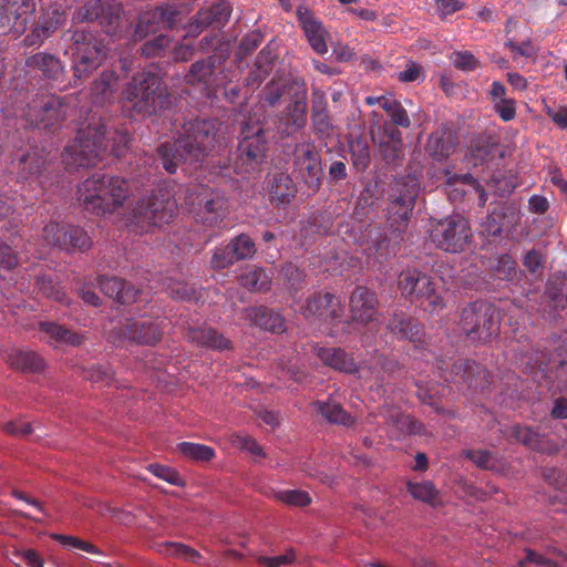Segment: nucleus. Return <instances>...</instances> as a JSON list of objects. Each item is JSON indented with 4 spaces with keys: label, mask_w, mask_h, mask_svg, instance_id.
<instances>
[{
    "label": "nucleus",
    "mask_w": 567,
    "mask_h": 567,
    "mask_svg": "<svg viewBox=\"0 0 567 567\" xmlns=\"http://www.w3.org/2000/svg\"><path fill=\"white\" fill-rule=\"evenodd\" d=\"M220 126L218 121L210 118H195L184 123L174 143L158 146L157 161L169 174H174L182 162H202L221 146Z\"/></svg>",
    "instance_id": "1"
},
{
    "label": "nucleus",
    "mask_w": 567,
    "mask_h": 567,
    "mask_svg": "<svg viewBox=\"0 0 567 567\" xmlns=\"http://www.w3.org/2000/svg\"><path fill=\"white\" fill-rule=\"evenodd\" d=\"M109 126V120L93 114L84 127L79 128L75 138L65 146L63 162L70 168L89 167L101 161L107 151L120 157L124 154L130 135Z\"/></svg>",
    "instance_id": "2"
},
{
    "label": "nucleus",
    "mask_w": 567,
    "mask_h": 567,
    "mask_svg": "<svg viewBox=\"0 0 567 567\" xmlns=\"http://www.w3.org/2000/svg\"><path fill=\"white\" fill-rule=\"evenodd\" d=\"M238 126V145L231 158L237 175L259 173L267 157L268 138L257 113H239L234 118Z\"/></svg>",
    "instance_id": "3"
},
{
    "label": "nucleus",
    "mask_w": 567,
    "mask_h": 567,
    "mask_svg": "<svg viewBox=\"0 0 567 567\" xmlns=\"http://www.w3.org/2000/svg\"><path fill=\"white\" fill-rule=\"evenodd\" d=\"M122 99L134 114L152 116L168 107L171 95L158 73L137 72L126 83Z\"/></svg>",
    "instance_id": "4"
},
{
    "label": "nucleus",
    "mask_w": 567,
    "mask_h": 567,
    "mask_svg": "<svg viewBox=\"0 0 567 567\" xmlns=\"http://www.w3.org/2000/svg\"><path fill=\"white\" fill-rule=\"evenodd\" d=\"M126 198L125 181L102 173H94L78 188V199L83 208L96 216L112 214Z\"/></svg>",
    "instance_id": "5"
},
{
    "label": "nucleus",
    "mask_w": 567,
    "mask_h": 567,
    "mask_svg": "<svg viewBox=\"0 0 567 567\" xmlns=\"http://www.w3.org/2000/svg\"><path fill=\"white\" fill-rule=\"evenodd\" d=\"M64 37L71 42L69 51L75 80L87 78L107 59L109 49L96 32L75 29L66 31Z\"/></svg>",
    "instance_id": "6"
},
{
    "label": "nucleus",
    "mask_w": 567,
    "mask_h": 567,
    "mask_svg": "<svg viewBox=\"0 0 567 567\" xmlns=\"http://www.w3.org/2000/svg\"><path fill=\"white\" fill-rule=\"evenodd\" d=\"M74 101L75 99L71 95H37L28 103L22 116L33 127L55 132L74 112Z\"/></svg>",
    "instance_id": "7"
},
{
    "label": "nucleus",
    "mask_w": 567,
    "mask_h": 567,
    "mask_svg": "<svg viewBox=\"0 0 567 567\" xmlns=\"http://www.w3.org/2000/svg\"><path fill=\"white\" fill-rule=\"evenodd\" d=\"M401 295L430 313L445 306L437 281L416 268L403 269L398 277Z\"/></svg>",
    "instance_id": "8"
},
{
    "label": "nucleus",
    "mask_w": 567,
    "mask_h": 567,
    "mask_svg": "<svg viewBox=\"0 0 567 567\" xmlns=\"http://www.w3.org/2000/svg\"><path fill=\"white\" fill-rule=\"evenodd\" d=\"M420 192L416 173L395 178L389 193L386 217L390 228L400 236L406 228Z\"/></svg>",
    "instance_id": "9"
},
{
    "label": "nucleus",
    "mask_w": 567,
    "mask_h": 567,
    "mask_svg": "<svg viewBox=\"0 0 567 567\" xmlns=\"http://www.w3.org/2000/svg\"><path fill=\"white\" fill-rule=\"evenodd\" d=\"M499 313L484 300L468 303L461 311L460 329L471 342L486 343L499 331Z\"/></svg>",
    "instance_id": "10"
},
{
    "label": "nucleus",
    "mask_w": 567,
    "mask_h": 567,
    "mask_svg": "<svg viewBox=\"0 0 567 567\" xmlns=\"http://www.w3.org/2000/svg\"><path fill=\"white\" fill-rule=\"evenodd\" d=\"M429 233L431 243L437 249L450 254L463 252L473 236L468 220L460 214L432 218Z\"/></svg>",
    "instance_id": "11"
},
{
    "label": "nucleus",
    "mask_w": 567,
    "mask_h": 567,
    "mask_svg": "<svg viewBox=\"0 0 567 567\" xmlns=\"http://www.w3.org/2000/svg\"><path fill=\"white\" fill-rule=\"evenodd\" d=\"M73 21H96L105 34L121 37L126 28L123 8L113 0H89L79 7Z\"/></svg>",
    "instance_id": "12"
},
{
    "label": "nucleus",
    "mask_w": 567,
    "mask_h": 567,
    "mask_svg": "<svg viewBox=\"0 0 567 567\" xmlns=\"http://www.w3.org/2000/svg\"><path fill=\"white\" fill-rule=\"evenodd\" d=\"M177 203L174 192L167 187H157L147 199L138 203L134 209V223L161 227L171 223L176 214Z\"/></svg>",
    "instance_id": "13"
},
{
    "label": "nucleus",
    "mask_w": 567,
    "mask_h": 567,
    "mask_svg": "<svg viewBox=\"0 0 567 567\" xmlns=\"http://www.w3.org/2000/svg\"><path fill=\"white\" fill-rule=\"evenodd\" d=\"M164 320L153 319L147 316L130 318L121 322L110 333V339L115 344L128 340L144 346H154L162 340Z\"/></svg>",
    "instance_id": "14"
},
{
    "label": "nucleus",
    "mask_w": 567,
    "mask_h": 567,
    "mask_svg": "<svg viewBox=\"0 0 567 567\" xmlns=\"http://www.w3.org/2000/svg\"><path fill=\"white\" fill-rule=\"evenodd\" d=\"M292 166L298 178L312 192H318L321 186L323 171L321 157L316 146L310 141L297 143L292 150Z\"/></svg>",
    "instance_id": "15"
},
{
    "label": "nucleus",
    "mask_w": 567,
    "mask_h": 567,
    "mask_svg": "<svg viewBox=\"0 0 567 567\" xmlns=\"http://www.w3.org/2000/svg\"><path fill=\"white\" fill-rule=\"evenodd\" d=\"M437 368L445 382L465 383L474 389H484L489 383L486 369L471 359H458L452 364L442 361Z\"/></svg>",
    "instance_id": "16"
},
{
    "label": "nucleus",
    "mask_w": 567,
    "mask_h": 567,
    "mask_svg": "<svg viewBox=\"0 0 567 567\" xmlns=\"http://www.w3.org/2000/svg\"><path fill=\"white\" fill-rule=\"evenodd\" d=\"M195 220L205 227H223L229 214L226 198L217 190L202 188L196 196Z\"/></svg>",
    "instance_id": "17"
},
{
    "label": "nucleus",
    "mask_w": 567,
    "mask_h": 567,
    "mask_svg": "<svg viewBox=\"0 0 567 567\" xmlns=\"http://www.w3.org/2000/svg\"><path fill=\"white\" fill-rule=\"evenodd\" d=\"M43 239L49 245L66 251H85L92 245L91 238L83 228L72 225H60L53 221L44 226Z\"/></svg>",
    "instance_id": "18"
},
{
    "label": "nucleus",
    "mask_w": 567,
    "mask_h": 567,
    "mask_svg": "<svg viewBox=\"0 0 567 567\" xmlns=\"http://www.w3.org/2000/svg\"><path fill=\"white\" fill-rule=\"evenodd\" d=\"M35 9V0H0V31L24 33Z\"/></svg>",
    "instance_id": "19"
},
{
    "label": "nucleus",
    "mask_w": 567,
    "mask_h": 567,
    "mask_svg": "<svg viewBox=\"0 0 567 567\" xmlns=\"http://www.w3.org/2000/svg\"><path fill=\"white\" fill-rule=\"evenodd\" d=\"M437 179L442 181V184L445 185V190L449 194L451 200L457 202L463 199L465 190L458 186H470L477 194L478 207L482 208L486 205L488 195L484 187L473 177L472 174H456L451 168H443L439 172Z\"/></svg>",
    "instance_id": "20"
},
{
    "label": "nucleus",
    "mask_w": 567,
    "mask_h": 567,
    "mask_svg": "<svg viewBox=\"0 0 567 567\" xmlns=\"http://www.w3.org/2000/svg\"><path fill=\"white\" fill-rule=\"evenodd\" d=\"M512 349L516 353V357L532 371L539 370L542 372H548L554 369L556 363H558V365L564 363L563 360L556 361L555 354L551 351H544L538 347L534 348L528 338L517 340Z\"/></svg>",
    "instance_id": "21"
},
{
    "label": "nucleus",
    "mask_w": 567,
    "mask_h": 567,
    "mask_svg": "<svg viewBox=\"0 0 567 567\" xmlns=\"http://www.w3.org/2000/svg\"><path fill=\"white\" fill-rule=\"evenodd\" d=\"M296 16L311 49L319 55L326 54L328 52L327 38L329 34L322 22L306 7H298Z\"/></svg>",
    "instance_id": "22"
},
{
    "label": "nucleus",
    "mask_w": 567,
    "mask_h": 567,
    "mask_svg": "<svg viewBox=\"0 0 567 567\" xmlns=\"http://www.w3.org/2000/svg\"><path fill=\"white\" fill-rule=\"evenodd\" d=\"M343 309L336 296L331 292L316 293L307 299L306 305L302 307V315L309 320L317 319H331L340 320L342 318Z\"/></svg>",
    "instance_id": "23"
},
{
    "label": "nucleus",
    "mask_w": 567,
    "mask_h": 567,
    "mask_svg": "<svg viewBox=\"0 0 567 567\" xmlns=\"http://www.w3.org/2000/svg\"><path fill=\"white\" fill-rule=\"evenodd\" d=\"M519 221V214L514 204L502 203L481 223L482 234L489 237H501L504 229L514 227Z\"/></svg>",
    "instance_id": "24"
},
{
    "label": "nucleus",
    "mask_w": 567,
    "mask_h": 567,
    "mask_svg": "<svg viewBox=\"0 0 567 567\" xmlns=\"http://www.w3.org/2000/svg\"><path fill=\"white\" fill-rule=\"evenodd\" d=\"M379 299L377 293L367 287L358 286L351 292L349 307L352 319L362 324H368L375 320Z\"/></svg>",
    "instance_id": "25"
},
{
    "label": "nucleus",
    "mask_w": 567,
    "mask_h": 567,
    "mask_svg": "<svg viewBox=\"0 0 567 567\" xmlns=\"http://www.w3.org/2000/svg\"><path fill=\"white\" fill-rule=\"evenodd\" d=\"M381 415L385 423L390 426L391 431L395 436L404 435H423L425 434V427L423 423L412 417L411 415L402 413L396 408L382 409Z\"/></svg>",
    "instance_id": "26"
},
{
    "label": "nucleus",
    "mask_w": 567,
    "mask_h": 567,
    "mask_svg": "<svg viewBox=\"0 0 567 567\" xmlns=\"http://www.w3.org/2000/svg\"><path fill=\"white\" fill-rule=\"evenodd\" d=\"M317 355L321 362L334 370L344 373H358L360 378L364 377L365 367L357 365L352 355L340 348H319Z\"/></svg>",
    "instance_id": "27"
},
{
    "label": "nucleus",
    "mask_w": 567,
    "mask_h": 567,
    "mask_svg": "<svg viewBox=\"0 0 567 567\" xmlns=\"http://www.w3.org/2000/svg\"><path fill=\"white\" fill-rule=\"evenodd\" d=\"M100 290L118 303L128 305L137 300L140 290L117 277L99 276Z\"/></svg>",
    "instance_id": "28"
},
{
    "label": "nucleus",
    "mask_w": 567,
    "mask_h": 567,
    "mask_svg": "<svg viewBox=\"0 0 567 567\" xmlns=\"http://www.w3.org/2000/svg\"><path fill=\"white\" fill-rule=\"evenodd\" d=\"M511 437L526 447L546 454L558 452V447L549 443L546 437L530 426L515 424L509 430Z\"/></svg>",
    "instance_id": "29"
},
{
    "label": "nucleus",
    "mask_w": 567,
    "mask_h": 567,
    "mask_svg": "<svg viewBox=\"0 0 567 567\" xmlns=\"http://www.w3.org/2000/svg\"><path fill=\"white\" fill-rule=\"evenodd\" d=\"M186 339L203 348L216 351H224L231 349V341L219 333L212 327H197L189 328L186 332Z\"/></svg>",
    "instance_id": "30"
},
{
    "label": "nucleus",
    "mask_w": 567,
    "mask_h": 567,
    "mask_svg": "<svg viewBox=\"0 0 567 567\" xmlns=\"http://www.w3.org/2000/svg\"><path fill=\"white\" fill-rule=\"evenodd\" d=\"M177 12L169 6H159L144 12L137 25V29L147 32H156L159 29L171 28L176 20Z\"/></svg>",
    "instance_id": "31"
},
{
    "label": "nucleus",
    "mask_w": 567,
    "mask_h": 567,
    "mask_svg": "<svg viewBox=\"0 0 567 567\" xmlns=\"http://www.w3.org/2000/svg\"><path fill=\"white\" fill-rule=\"evenodd\" d=\"M247 318L251 324L274 333L285 331L284 318L266 306L251 307L246 309Z\"/></svg>",
    "instance_id": "32"
},
{
    "label": "nucleus",
    "mask_w": 567,
    "mask_h": 567,
    "mask_svg": "<svg viewBox=\"0 0 567 567\" xmlns=\"http://www.w3.org/2000/svg\"><path fill=\"white\" fill-rule=\"evenodd\" d=\"M456 145L455 134L446 130H437L429 136L426 151L435 161H443L455 152Z\"/></svg>",
    "instance_id": "33"
},
{
    "label": "nucleus",
    "mask_w": 567,
    "mask_h": 567,
    "mask_svg": "<svg viewBox=\"0 0 567 567\" xmlns=\"http://www.w3.org/2000/svg\"><path fill=\"white\" fill-rule=\"evenodd\" d=\"M230 13V4L226 0H220L210 7L200 9L194 18V24L200 29L212 25L219 28L228 21Z\"/></svg>",
    "instance_id": "34"
},
{
    "label": "nucleus",
    "mask_w": 567,
    "mask_h": 567,
    "mask_svg": "<svg viewBox=\"0 0 567 567\" xmlns=\"http://www.w3.org/2000/svg\"><path fill=\"white\" fill-rule=\"evenodd\" d=\"M39 330L47 336L49 342L59 346L79 347L84 341L83 334L74 332L56 322H40Z\"/></svg>",
    "instance_id": "35"
},
{
    "label": "nucleus",
    "mask_w": 567,
    "mask_h": 567,
    "mask_svg": "<svg viewBox=\"0 0 567 567\" xmlns=\"http://www.w3.org/2000/svg\"><path fill=\"white\" fill-rule=\"evenodd\" d=\"M386 330L398 339L417 342L421 340L422 331L420 326L408 318L402 311L394 312L386 323Z\"/></svg>",
    "instance_id": "36"
},
{
    "label": "nucleus",
    "mask_w": 567,
    "mask_h": 567,
    "mask_svg": "<svg viewBox=\"0 0 567 567\" xmlns=\"http://www.w3.org/2000/svg\"><path fill=\"white\" fill-rule=\"evenodd\" d=\"M27 65L42 72L43 76L51 81H60L64 75V66L61 60L50 53L40 52L27 60Z\"/></svg>",
    "instance_id": "37"
},
{
    "label": "nucleus",
    "mask_w": 567,
    "mask_h": 567,
    "mask_svg": "<svg viewBox=\"0 0 567 567\" xmlns=\"http://www.w3.org/2000/svg\"><path fill=\"white\" fill-rule=\"evenodd\" d=\"M47 165V157L39 147H30L22 154L17 164L19 178L25 181L33 176H39Z\"/></svg>",
    "instance_id": "38"
},
{
    "label": "nucleus",
    "mask_w": 567,
    "mask_h": 567,
    "mask_svg": "<svg viewBox=\"0 0 567 567\" xmlns=\"http://www.w3.org/2000/svg\"><path fill=\"white\" fill-rule=\"evenodd\" d=\"M313 411L320 414L329 423L350 427L354 424V417L351 416L342 406L333 401H316L312 403Z\"/></svg>",
    "instance_id": "39"
},
{
    "label": "nucleus",
    "mask_w": 567,
    "mask_h": 567,
    "mask_svg": "<svg viewBox=\"0 0 567 567\" xmlns=\"http://www.w3.org/2000/svg\"><path fill=\"white\" fill-rule=\"evenodd\" d=\"M269 194L271 200L278 205L289 204L297 194L292 178L286 173H276L270 183Z\"/></svg>",
    "instance_id": "40"
},
{
    "label": "nucleus",
    "mask_w": 567,
    "mask_h": 567,
    "mask_svg": "<svg viewBox=\"0 0 567 567\" xmlns=\"http://www.w3.org/2000/svg\"><path fill=\"white\" fill-rule=\"evenodd\" d=\"M7 362L11 368L23 372H40L44 368V361L38 353L23 349H13L8 354Z\"/></svg>",
    "instance_id": "41"
},
{
    "label": "nucleus",
    "mask_w": 567,
    "mask_h": 567,
    "mask_svg": "<svg viewBox=\"0 0 567 567\" xmlns=\"http://www.w3.org/2000/svg\"><path fill=\"white\" fill-rule=\"evenodd\" d=\"M216 56L209 55L206 59L196 61L189 66L185 74V82L188 85H204L207 87L215 71Z\"/></svg>",
    "instance_id": "42"
},
{
    "label": "nucleus",
    "mask_w": 567,
    "mask_h": 567,
    "mask_svg": "<svg viewBox=\"0 0 567 567\" xmlns=\"http://www.w3.org/2000/svg\"><path fill=\"white\" fill-rule=\"evenodd\" d=\"M118 76L114 71H103L93 82L91 94L94 103L103 104L113 99Z\"/></svg>",
    "instance_id": "43"
},
{
    "label": "nucleus",
    "mask_w": 567,
    "mask_h": 567,
    "mask_svg": "<svg viewBox=\"0 0 567 567\" xmlns=\"http://www.w3.org/2000/svg\"><path fill=\"white\" fill-rule=\"evenodd\" d=\"M34 290L44 298L60 303H69L68 296L60 284L50 274L35 276Z\"/></svg>",
    "instance_id": "44"
},
{
    "label": "nucleus",
    "mask_w": 567,
    "mask_h": 567,
    "mask_svg": "<svg viewBox=\"0 0 567 567\" xmlns=\"http://www.w3.org/2000/svg\"><path fill=\"white\" fill-rule=\"evenodd\" d=\"M240 284L249 291L265 292L271 288V277L265 268L250 266L243 272Z\"/></svg>",
    "instance_id": "45"
},
{
    "label": "nucleus",
    "mask_w": 567,
    "mask_h": 567,
    "mask_svg": "<svg viewBox=\"0 0 567 567\" xmlns=\"http://www.w3.org/2000/svg\"><path fill=\"white\" fill-rule=\"evenodd\" d=\"M351 163L357 172H364L371 163L370 145L365 137L355 136L349 140Z\"/></svg>",
    "instance_id": "46"
},
{
    "label": "nucleus",
    "mask_w": 567,
    "mask_h": 567,
    "mask_svg": "<svg viewBox=\"0 0 567 567\" xmlns=\"http://www.w3.org/2000/svg\"><path fill=\"white\" fill-rule=\"evenodd\" d=\"M363 365L365 367L363 378L375 380H381L380 371L377 370L378 367H380L381 370L390 377L394 375L396 372L401 370V364L399 363L398 360L385 357L383 354H379L374 358V364L364 363Z\"/></svg>",
    "instance_id": "47"
},
{
    "label": "nucleus",
    "mask_w": 567,
    "mask_h": 567,
    "mask_svg": "<svg viewBox=\"0 0 567 567\" xmlns=\"http://www.w3.org/2000/svg\"><path fill=\"white\" fill-rule=\"evenodd\" d=\"M382 110L388 114L393 126L402 128L411 126L410 116L398 100L391 97L390 101H382Z\"/></svg>",
    "instance_id": "48"
},
{
    "label": "nucleus",
    "mask_w": 567,
    "mask_h": 567,
    "mask_svg": "<svg viewBox=\"0 0 567 567\" xmlns=\"http://www.w3.org/2000/svg\"><path fill=\"white\" fill-rule=\"evenodd\" d=\"M228 247L236 261L250 259L257 251L255 241L247 234H240L233 238L228 243Z\"/></svg>",
    "instance_id": "49"
},
{
    "label": "nucleus",
    "mask_w": 567,
    "mask_h": 567,
    "mask_svg": "<svg viewBox=\"0 0 567 567\" xmlns=\"http://www.w3.org/2000/svg\"><path fill=\"white\" fill-rule=\"evenodd\" d=\"M406 489L409 494L417 501L423 503L435 505V501L437 498L439 491L434 486V484L430 481H423L420 483L408 482Z\"/></svg>",
    "instance_id": "50"
},
{
    "label": "nucleus",
    "mask_w": 567,
    "mask_h": 567,
    "mask_svg": "<svg viewBox=\"0 0 567 567\" xmlns=\"http://www.w3.org/2000/svg\"><path fill=\"white\" fill-rule=\"evenodd\" d=\"M177 450L182 455L197 462H208L215 456L213 447L198 443L182 442L177 445Z\"/></svg>",
    "instance_id": "51"
},
{
    "label": "nucleus",
    "mask_w": 567,
    "mask_h": 567,
    "mask_svg": "<svg viewBox=\"0 0 567 567\" xmlns=\"http://www.w3.org/2000/svg\"><path fill=\"white\" fill-rule=\"evenodd\" d=\"M307 109L306 91H303L302 95L296 99L289 109L288 124L292 126L295 131H299L305 127L307 123Z\"/></svg>",
    "instance_id": "52"
},
{
    "label": "nucleus",
    "mask_w": 567,
    "mask_h": 567,
    "mask_svg": "<svg viewBox=\"0 0 567 567\" xmlns=\"http://www.w3.org/2000/svg\"><path fill=\"white\" fill-rule=\"evenodd\" d=\"M85 378L92 383L105 386L114 380V372L109 364H92L85 370Z\"/></svg>",
    "instance_id": "53"
},
{
    "label": "nucleus",
    "mask_w": 567,
    "mask_h": 567,
    "mask_svg": "<svg viewBox=\"0 0 567 567\" xmlns=\"http://www.w3.org/2000/svg\"><path fill=\"white\" fill-rule=\"evenodd\" d=\"M65 12L60 9H54L42 17L38 25L42 32V38H49L65 22Z\"/></svg>",
    "instance_id": "54"
},
{
    "label": "nucleus",
    "mask_w": 567,
    "mask_h": 567,
    "mask_svg": "<svg viewBox=\"0 0 567 567\" xmlns=\"http://www.w3.org/2000/svg\"><path fill=\"white\" fill-rule=\"evenodd\" d=\"M280 272L289 285L290 290L297 292L301 289L306 278L305 269L298 267L293 262H286L282 265Z\"/></svg>",
    "instance_id": "55"
},
{
    "label": "nucleus",
    "mask_w": 567,
    "mask_h": 567,
    "mask_svg": "<svg viewBox=\"0 0 567 567\" xmlns=\"http://www.w3.org/2000/svg\"><path fill=\"white\" fill-rule=\"evenodd\" d=\"M398 248V241H391L386 236H383L373 244V252L369 256H373L378 262H382L395 256Z\"/></svg>",
    "instance_id": "56"
},
{
    "label": "nucleus",
    "mask_w": 567,
    "mask_h": 567,
    "mask_svg": "<svg viewBox=\"0 0 567 567\" xmlns=\"http://www.w3.org/2000/svg\"><path fill=\"white\" fill-rule=\"evenodd\" d=\"M517 275V264L508 255H503L494 268V276L499 280L512 281Z\"/></svg>",
    "instance_id": "57"
},
{
    "label": "nucleus",
    "mask_w": 567,
    "mask_h": 567,
    "mask_svg": "<svg viewBox=\"0 0 567 567\" xmlns=\"http://www.w3.org/2000/svg\"><path fill=\"white\" fill-rule=\"evenodd\" d=\"M464 456L483 470H494L497 465L496 456L486 450H467Z\"/></svg>",
    "instance_id": "58"
},
{
    "label": "nucleus",
    "mask_w": 567,
    "mask_h": 567,
    "mask_svg": "<svg viewBox=\"0 0 567 567\" xmlns=\"http://www.w3.org/2000/svg\"><path fill=\"white\" fill-rule=\"evenodd\" d=\"M264 40V35L259 30H252L241 38L236 52L237 60H243L244 56L257 49Z\"/></svg>",
    "instance_id": "59"
},
{
    "label": "nucleus",
    "mask_w": 567,
    "mask_h": 567,
    "mask_svg": "<svg viewBox=\"0 0 567 567\" xmlns=\"http://www.w3.org/2000/svg\"><path fill=\"white\" fill-rule=\"evenodd\" d=\"M565 280L560 276H554L553 278H549L546 282L545 287V296L555 303L556 307L565 308V305L563 303Z\"/></svg>",
    "instance_id": "60"
},
{
    "label": "nucleus",
    "mask_w": 567,
    "mask_h": 567,
    "mask_svg": "<svg viewBox=\"0 0 567 567\" xmlns=\"http://www.w3.org/2000/svg\"><path fill=\"white\" fill-rule=\"evenodd\" d=\"M276 498L290 506H307L311 503L309 494L305 491L288 489L276 493Z\"/></svg>",
    "instance_id": "61"
},
{
    "label": "nucleus",
    "mask_w": 567,
    "mask_h": 567,
    "mask_svg": "<svg viewBox=\"0 0 567 567\" xmlns=\"http://www.w3.org/2000/svg\"><path fill=\"white\" fill-rule=\"evenodd\" d=\"M147 470L156 477L175 486H183L184 480L181 477L178 472L169 466L161 464H150Z\"/></svg>",
    "instance_id": "62"
},
{
    "label": "nucleus",
    "mask_w": 567,
    "mask_h": 567,
    "mask_svg": "<svg viewBox=\"0 0 567 567\" xmlns=\"http://www.w3.org/2000/svg\"><path fill=\"white\" fill-rule=\"evenodd\" d=\"M171 44V39L168 35L158 34L154 39L146 41L142 45V54L151 58V56H161L166 48Z\"/></svg>",
    "instance_id": "63"
},
{
    "label": "nucleus",
    "mask_w": 567,
    "mask_h": 567,
    "mask_svg": "<svg viewBox=\"0 0 567 567\" xmlns=\"http://www.w3.org/2000/svg\"><path fill=\"white\" fill-rule=\"evenodd\" d=\"M296 560V553L292 548L286 550L285 554L278 556H258L257 563L264 567H281L285 565H291Z\"/></svg>",
    "instance_id": "64"
}]
</instances>
